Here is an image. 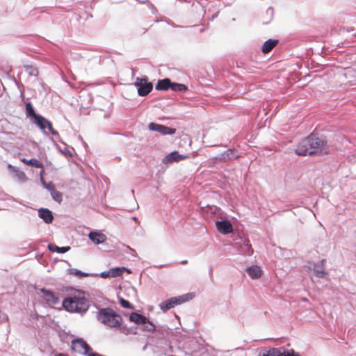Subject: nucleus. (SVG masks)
I'll use <instances>...</instances> for the list:
<instances>
[{
	"instance_id": "nucleus-1",
	"label": "nucleus",
	"mask_w": 356,
	"mask_h": 356,
	"mask_svg": "<svg viewBox=\"0 0 356 356\" xmlns=\"http://www.w3.org/2000/svg\"><path fill=\"white\" fill-rule=\"evenodd\" d=\"M329 152L330 147L326 140L313 134L302 139L296 149V153L300 156L314 154H327Z\"/></svg>"
},
{
	"instance_id": "nucleus-2",
	"label": "nucleus",
	"mask_w": 356,
	"mask_h": 356,
	"mask_svg": "<svg viewBox=\"0 0 356 356\" xmlns=\"http://www.w3.org/2000/svg\"><path fill=\"white\" fill-rule=\"evenodd\" d=\"M63 307L70 312H85L89 307L88 301L81 292L65 298L63 301Z\"/></svg>"
},
{
	"instance_id": "nucleus-3",
	"label": "nucleus",
	"mask_w": 356,
	"mask_h": 356,
	"mask_svg": "<svg viewBox=\"0 0 356 356\" xmlns=\"http://www.w3.org/2000/svg\"><path fill=\"white\" fill-rule=\"evenodd\" d=\"M97 317L99 322L111 328L120 327L122 323V316L108 307L101 309Z\"/></svg>"
},
{
	"instance_id": "nucleus-4",
	"label": "nucleus",
	"mask_w": 356,
	"mask_h": 356,
	"mask_svg": "<svg viewBox=\"0 0 356 356\" xmlns=\"http://www.w3.org/2000/svg\"><path fill=\"white\" fill-rule=\"evenodd\" d=\"M71 351L74 355L89 356L93 355L92 348L83 339H76L71 342Z\"/></svg>"
},
{
	"instance_id": "nucleus-5",
	"label": "nucleus",
	"mask_w": 356,
	"mask_h": 356,
	"mask_svg": "<svg viewBox=\"0 0 356 356\" xmlns=\"http://www.w3.org/2000/svg\"><path fill=\"white\" fill-rule=\"evenodd\" d=\"M134 85L138 88V93L140 96H146L153 88V85L148 81V78L144 76L142 78L137 77L134 82Z\"/></svg>"
},
{
	"instance_id": "nucleus-6",
	"label": "nucleus",
	"mask_w": 356,
	"mask_h": 356,
	"mask_svg": "<svg viewBox=\"0 0 356 356\" xmlns=\"http://www.w3.org/2000/svg\"><path fill=\"white\" fill-rule=\"evenodd\" d=\"M33 123H35L40 129L44 130L46 128H48L49 131L53 135H58V132L55 131L52 127L51 123L45 119L44 117L41 115H38L33 120Z\"/></svg>"
},
{
	"instance_id": "nucleus-7",
	"label": "nucleus",
	"mask_w": 356,
	"mask_h": 356,
	"mask_svg": "<svg viewBox=\"0 0 356 356\" xmlns=\"http://www.w3.org/2000/svg\"><path fill=\"white\" fill-rule=\"evenodd\" d=\"M148 127L149 130L157 131L163 135L175 134L176 131V129H172L154 122L149 123Z\"/></svg>"
},
{
	"instance_id": "nucleus-8",
	"label": "nucleus",
	"mask_w": 356,
	"mask_h": 356,
	"mask_svg": "<svg viewBox=\"0 0 356 356\" xmlns=\"http://www.w3.org/2000/svg\"><path fill=\"white\" fill-rule=\"evenodd\" d=\"M258 356H289V351H282L280 349L272 348L261 350Z\"/></svg>"
},
{
	"instance_id": "nucleus-9",
	"label": "nucleus",
	"mask_w": 356,
	"mask_h": 356,
	"mask_svg": "<svg viewBox=\"0 0 356 356\" xmlns=\"http://www.w3.org/2000/svg\"><path fill=\"white\" fill-rule=\"evenodd\" d=\"M170 87L173 90H177L178 83L172 84L169 79H164L159 81L155 88L158 90H166Z\"/></svg>"
},
{
	"instance_id": "nucleus-10",
	"label": "nucleus",
	"mask_w": 356,
	"mask_h": 356,
	"mask_svg": "<svg viewBox=\"0 0 356 356\" xmlns=\"http://www.w3.org/2000/svg\"><path fill=\"white\" fill-rule=\"evenodd\" d=\"M216 225L217 229L222 234H229L233 231L232 224L227 220L218 221Z\"/></svg>"
},
{
	"instance_id": "nucleus-11",
	"label": "nucleus",
	"mask_w": 356,
	"mask_h": 356,
	"mask_svg": "<svg viewBox=\"0 0 356 356\" xmlns=\"http://www.w3.org/2000/svg\"><path fill=\"white\" fill-rule=\"evenodd\" d=\"M177 305H178V298L173 297L161 302L159 307L161 309L165 312L175 307Z\"/></svg>"
},
{
	"instance_id": "nucleus-12",
	"label": "nucleus",
	"mask_w": 356,
	"mask_h": 356,
	"mask_svg": "<svg viewBox=\"0 0 356 356\" xmlns=\"http://www.w3.org/2000/svg\"><path fill=\"white\" fill-rule=\"evenodd\" d=\"M248 275L253 280L259 279L263 275V270L260 266H252L246 268Z\"/></svg>"
},
{
	"instance_id": "nucleus-13",
	"label": "nucleus",
	"mask_w": 356,
	"mask_h": 356,
	"mask_svg": "<svg viewBox=\"0 0 356 356\" xmlns=\"http://www.w3.org/2000/svg\"><path fill=\"white\" fill-rule=\"evenodd\" d=\"M88 237L95 244L103 243L106 241V235L97 232H91L88 234Z\"/></svg>"
},
{
	"instance_id": "nucleus-14",
	"label": "nucleus",
	"mask_w": 356,
	"mask_h": 356,
	"mask_svg": "<svg viewBox=\"0 0 356 356\" xmlns=\"http://www.w3.org/2000/svg\"><path fill=\"white\" fill-rule=\"evenodd\" d=\"M129 319L131 321L134 322L136 324L145 325L146 323H148V318L136 312H132L129 316Z\"/></svg>"
},
{
	"instance_id": "nucleus-15",
	"label": "nucleus",
	"mask_w": 356,
	"mask_h": 356,
	"mask_svg": "<svg viewBox=\"0 0 356 356\" xmlns=\"http://www.w3.org/2000/svg\"><path fill=\"white\" fill-rule=\"evenodd\" d=\"M39 216L46 222L50 223L52 222L54 217L52 213L47 209H40L38 211Z\"/></svg>"
},
{
	"instance_id": "nucleus-16",
	"label": "nucleus",
	"mask_w": 356,
	"mask_h": 356,
	"mask_svg": "<svg viewBox=\"0 0 356 356\" xmlns=\"http://www.w3.org/2000/svg\"><path fill=\"white\" fill-rule=\"evenodd\" d=\"M278 43L277 40L269 39L266 40L262 46V52L264 54L269 53Z\"/></svg>"
},
{
	"instance_id": "nucleus-17",
	"label": "nucleus",
	"mask_w": 356,
	"mask_h": 356,
	"mask_svg": "<svg viewBox=\"0 0 356 356\" xmlns=\"http://www.w3.org/2000/svg\"><path fill=\"white\" fill-rule=\"evenodd\" d=\"M20 161L26 165H31L37 168H43V164L35 159H26L25 158L20 159Z\"/></svg>"
},
{
	"instance_id": "nucleus-18",
	"label": "nucleus",
	"mask_w": 356,
	"mask_h": 356,
	"mask_svg": "<svg viewBox=\"0 0 356 356\" xmlns=\"http://www.w3.org/2000/svg\"><path fill=\"white\" fill-rule=\"evenodd\" d=\"M41 291L43 293L47 302L52 304H56L58 302V298L54 295L52 292L44 289H42Z\"/></svg>"
},
{
	"instance_id": "nucleus-19",
	"label": "nucleus",
	"mask_w": 356,
	"mask_h": 356,
	"mask_svg": "<svg viewBox=\"0 0 356 356\" xmlns=\"http://www.w3.org/2000/svg\"><path fill=\"white\" fill-rule=\"evenodd\" d=\"M178 161V152L174 151L168 154L163 159V162L165 164L171 163Z\"/></svg>"
},
{
	"instance_id": "nucleus-20",
	"label": "nucleus",
	"mask_w": 356,
	"mask_h": 356,
	"mask_svg": "<svg viewBox=\"0 0 356 356\" xmlns=\"http://www.w3.org/2000/svg\"><path fill=\"white\" fill-rule=\"evenodd\" d=\"M26 113L27 117L31 118L33 120H34L35 118H37L39 115L36 114L34 108L31 104V102H27L26 104Z\"/></svg>"
},
{
	"instance_id": "nucleus-21",
	"label": "nucleus",
	"mask_w": 356,
	"mask_h": 356,
	"mask_svg": "<svg viewBox=\"0 0 356 356\" xmlns=\"http://www.w3.org/2000/svg\"><path fill=\"white\" fill-rule=\"evenodd\" d=\"M48 248L51 252H56L58 253H65L70 249V247H69V246L58 247L54 244H49Z\"/></svg>"
},
{
	"instance_id": "nucleus-22",
	"label": "nucleus",
	"mask_w": 356,
	"mask_h": 356,
	"mask_svg": "<svg viewBox=\"0 0 356 356\" xmlns=\"http://www.w3.org/2000/svg\"><path fill=\"white\" fill-rule=\"evenodd\" d=\"M127 269L124 267H117V268H113L109 270L111 277H116L122 276L124 271H125Z\"/></svg>"
},
{
	"instance_id": "nucleus-23",
	"label": "nucleus",
	"mask_w": 356,
	"mask_h": 356,
	"mask_svg": "<svg viewBox=\"0 0 356 356\" xmlns=\"http://www.w3.org/2000/svg\"><path fill=\"white\" fill-rule=\"evenodd\" d=\"M182 143H179V147H191L192 141L190 136L188 134H181L179 136Z\"/></svg>"
},
{
	"instance_id": "nucleus-24",
	"label": "nucleus",
	"mask_w": 356,
	"mask_h": 356,
	"mask_svg": "<svg viewBox=\"0 0 356 356\" xmlns=\"http://www.w3.org/2000/svg\"><path fill=\"white\" fill-rule=\"evenodd\" d=\"M195 296V294L193 292H190V293H187L186 294L179 296V304L189 301V300H192L193 298H194Z\"/></svg>"
},
{
	"instance_id": "nucleus-25",
	"label": "nucleus",
	"mask_w": 356,
	"mask_h": 356,
	"mask_svg": "<svg viewBox=\"0 0 356 356\" xmlns=\"http://www.w3.org/2000/svg\"><path fill=\"white\" fill-rule=\"evenodd\" d=\"M52 198L58 203L63 200V195L60 191L53 189L51 192Z\"/></svg>"
},
{
	"instance_id": "nucleus-26",
	"label": "nucleus",
	"mask_w": 356,
	"mask_h": 356,
	"mask_svg": "<svg viewBox=\"0 0 356 356\" xmlns=\"http://www.w3.org/2000/svg\"><path fill=\"white\" fill-rule=\"evenodd\" d=\"M120 303L124 308L133 309V306L130 304V302L122 298L120 299Z\"/></svg>"
},
{
	"instance_id": "nucleus-27",
	"label": "nucleus",
	"mask_w": 356,
	"mask_h": 356,
	"mask_svg": "<svg viewBox=\"0 0 356 356\" xmlns=\"http://www.w3.org/2000/svg\"><path fill=\"white\" fill-rule=\"evenodd\" d=\"M8 168L12 170L13 172H15L17 173V175L19 177H25V173L22 171H20L19 170H17L15 167L12 166L11 165H9Z\"/></svg>"
},
{
	"instance_id": "nucleus-28",
	"label": "nucleus",
	"mask_w": 356,
	"mask_h": 356,
	"mask_svg": "<svg viewBox=\"0 0 356 356\" xmlns=\"http://www.w3.org/2000/svg\"><path fill=\"white\" fill-rule=\"evenodd\" d=\"M143 325H144V329L147 331H152L155 328L154 325L152 323H150L149 320H148V323H146V324Z\"/></svg>"
},
{
	"instance_id": "nucleus-29",
	"label": "nucleus",
	"mask_w": 356,
	"mask_h": 356,
	"mask_svg": "<svg viewBox=\"0 0 356 356\" xmlns=\"http://www.w3.org/2000/svg\"><path fill=\"white\" fill-rule=\"evenodd\" d=\"M101 276L103 278L111 277L110 271L102 273Z\"/></svg>"
},
{
	"instance_id": "nucleus-30",
	"label": "nucleus",
	"mask_w": 356,
	"mask_h": 356,
	"mask_svg": "<svg viewBox=\"0 0 356 356\" xmlns=\"http://www.w3.org/2000/svg\"><path fill=\"white\" fill-rule=\"evenodd\" d=\"M315 273H316V275L318 277H322L325 274V272L324 271L315 270Z\"/></svg>"
},
{
	"instance_id": "nucleus-31",
	"label": "nucleus",
	"mask_w": 356,
	"mask_h": 356,
	"mask_svg": "<svg viewBox=\"0 0 356 356\" xmlns=\"http://www.w3.org/2000/svg\"><path fill=\"white\" fill-rule=\"evenodd\" d=\"M187 90V87L185 85L179 83V92L181 90Z\"/></svg>"
},
{
	"instance_id": "nucleus-32",
	"label": "nucleus",
	"mask_w": 356,
	"mask_h": 356,
	"mask_svg": "<svg viewBox=\"0 0 356 356\" xmlns=\"http://www.w3.org/2000/svg\"><path fill=\"white\" fill-rule=\"evenodd\" d=\"M41 169H42V170L40 171V177H41V179H43L42 178V175H43V174L44 172V168H41Z\"/></svg>"
},
{
	"instance_id": "nucleus-33",
	"label": "nucleus",
	"mask_w": 356,
	"mask_h": 356,
	"mask_svg": "<svg viewBox=\"0 0 356 356\" xmlns=\"http://www.w3.org/2000/svg\"><path fill=\"white\" fill-rule=\"evenodd\" d=\"M55 356H67V355L65 353H58Z\"/></svg>"
},
{
	"instance_id": "nucleus-34",
	"label": "nucleus",
	"mask_w": 356,
	"mask_h": 356,
	"mask_svg": "<svg viewBox=\"0 0 356 356\" xmlns=\"http://www.w3.org/2000/svg\"><path fill=\"white\" fill-rule=\"evenodd\" d=\"M289 356H299V355L295 354L293 352H292L291 353L289 352Z\"/></svg>"
},
{
	"instance_id": "nucleus-35",
	"label": "nucleus",
	"mask_w": 356,
	"mask_h": 356,
	"mask_svg": "<svg viewBox=\"0 0 356 356\" xmlns=\"http://www.w3.org/2000/svg\"><path fill=\"white\" fill-rule=\"evenodd\" d=\"M186 156H184V155H182V154H179V160H181V159H184V158H186Z\"/></svg>"
},
{
	"instance_id": "nucleus-36",
	"label": "nucleus",
	"mask_w": 356,
	"mask_h": 356,
	"mask_svg": "<svg viewBox=\"0 0 356 356\" xmlns=\"http://www.w3.org/2000/svg\"><path fill=\"white\" fill-rule=\"evenodd\" d=\"M186 263H187V261H181V264H186Z\"/></svg>"
},
{
	"instance_id": "nucleus-37",
	"label": "nucleus",
	"mask_w": 356,
	"mask_h": 356,
	"mask_svg": "<svg viewBox=\"0 0 356 356\" xmlns=\"http://www.w3.org/2000/svg\"><path fill=\"white\" fill-rule=\"evenodd\" d=\"M75 274H76V275H79V274H81V272H80V271H76V272L75 273Z\"/></svg>"
}]
</instances>
